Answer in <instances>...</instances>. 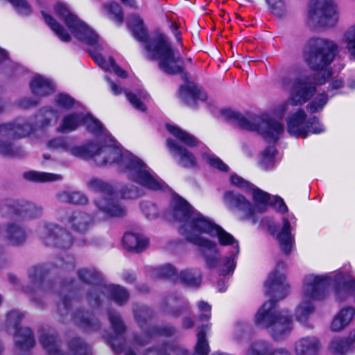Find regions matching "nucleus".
Returning <instances> with one entry per match:
<instances>
[{"instance_id": "nucleus-63", "label": "nucleus", "mask_w": 355, "mask_h": 355, "mask_svg": "<svg viewBox=\"0 0 355 355\" xmlns=\"http://www.w3.org/2000/svg\"><path fill=\"white\" fill-rule=\"evenodd\" d=\"M120 1L124 6L130 7L131 8H136L137 7V3L135 0H120Z\"/></svg>"}, {"instance_id": "nucleus-24", "label": "nucleus", "mask_w": 355, "mask_h": 355, "mask_svg": "<svg viewBox=\"0 0 355 355\" xmlns=\"http://www.w3.org/2000/svg\"><path fill=\"white\" fill-rule=\"evenodd\" d=\"M0 211L3 216L6 217L16 216L23 219H32L41 216L43 208L41 205L33 202H26L18 204L6 200L0 205Z\"/></svg>"}, {"instance_id": "nucleus-5", "label": "nucleus", "mask_w": 355, "mask_h": 355, "mask_svg": "<svg viewBox=\"0 0 355 355\" xmlns=\"http://www.w3.org/2000/svg\"><path fill=\"white\" fill-rule=\"evenodd\" d=\"M335 286V291L339 300H344L353 295L355 300V280L346 281L342 273L306 275L302 288V301L295 311L297 321L304 324L315 310V302L325 298L330 285Z\"/></svg>"}, {"instance_id": "nucleus-52", "label": "nucleus", "mask_w": 355, "mask_h": 355, "mask_svg": "<svg viewBox=\"0 0 355 355\" xmlns=\"http://www.w3.org/2000/svg\"><path fill=\"white\" fill-rule=\"evenodd\" d=\"M55 104L64 110H69L76 103L75 100L68 94H59L55 100Z\"/></svg>"}, {"instance_id": "nucleus-11", "label": "nucleus", "mask_w": 355, "mask_h": 355, "mask_svg": "<svg viewBox=\"0 0 355 355\" xmlns=\"http://www.w3.org/2000/svg\"><path fill=\"white\" fill-rule=\"evenodd\" d=\"M71 284L64 283L60 286V290L58 291L62 295L61 302L58 305V311L60 315V320L62 322H66L73 320L74 322L85 331H93L100 327L99 320L94 316L92 312H84L78 310L75 313L72 311L71 297Z\"/></svg>"}, {"instance_id": "nucleus-55", "label": "nucleus", "mask_w": 355, "mask_h": 355, "mask_svg": "<svg viewBox=\"0 0 355 355\" xmlns=\"http://www.w3.org/2000/svg\"><path fill=\"white\" fill-rule=\"evenodd\" d=\"M55 266L66 270L73 269L75 267L74 258L69 254H67L66 260H64L63 258L58 259Z\"/></svg>"}, {"instance_id": "nucleus-42", "label": "nucleus", "mask_w": 355, "mask_h": 355, "mask_svg": "<svg viewBox=\"0 0 355 355\" xmlns=\"http://www.w3.org/2000/svg\"><path fill=\"white\" fill-rule=\"evenodd\" d=\"M0 155L4 157H17L24 155V151L13 143L0 139Z\"/></svg>"}, {"instance_id": "nucleus-29", "label": "nucleus", "mask_w": 355, "mask_h": 355, "mask_svg": "<svg viewBox=\"0 0 355 355\" xmlns=\"http://www.w3.org/2000/svg\"><path fill=\"white\" fill-rule=\"evenodd\" d=\"M354 340L355 329L350 332L347 338H336L333 339L330 344V349L340 355H346L354 351Z\"/></svg>"}, {"instance_id": "nucleus-4", "label": "nucleus", "mask_w": 355, "mask_h": 355, "mask_svg": "<svg viewBox=\"0 0 355 355\" xmlns=\"http://www.w3.org/2000/svg\"><path fill=\"white\" fill-rule=\"evenodd\" d=\"M286 263L279 261L275 271L270 274L264 284L266 293L270 299L266 302L254 316L257 325L270 329L275 340L282 339L292 328L291 315L288 311L277 312L276 302L284 299L289 293V286L284 273Z\"/></svg>"}, {"instance_id": "nucleus-18", "label": "nucleus", "mask_w": 355, "mask_h": 355, "mask_svg": "<svg viewBox=\"0 0 355 355\" xmlns=\"http://www.w3.org/2000/svg\"><path fill=\"white\" fill-rule=\"evenodd\" d=\"M81 124L87 127V130L96 137L107 136V130L104 128L100 121L89 114L73 112L64 116L57 130L60 132H69L76 130Z\"/></svg>"}, {"instance_id": "nucleus-44", "label": "nucleus", "mask_w": 355, "mask_h": 355, "mask_svg": "<svg viewBox=\"0 0 355 355\" xmlns=\"http://www.w3.org/2000/svg\"><path fill=\"white\" fill-rule=\"evenodd\" d=\"M328 99V95L325 92L317 94L306 105L307 111L311 114L320 112L327 103Z\"/></svg>"}, {"instance_id": "nucleus-22", "label": "nucleus", "mask_w": 355, "mask_h": 355, "mask_svg": "<svg viewBox=\"0 0 355 355\" xmlns=\"http://www.w3.org/2000/svg\"><path fill=\"white\" fill-rule=\"evenodd\" d=\"M296 227V218L293 214L283 217L282 227H269V231L275 235L282 251L289 254L295 247V235L292 232Z\"/></svg>"}, {"instance_id": "nucleus-30", "label": "nucleus", "mask_w": 355, "mask_h": 355, "mask_svg": "<svg viewBox=\"0 0 355 355\" xmlns=\"http://www.w3.org/2000/svg\"><path fill=\"white\" fill-rule=\"evenodd\" d=\"M90 53L95 62L105 71H113L116 75L122 78L127 77V72L115 63L113 58L110 57L107 60L101 54L96 51H92Z\"/></svg>"}, {"instance_id": "nucleus-14", "label": "nucleus", "mask_w": 355, "mask_h": 355, "mask_svg": "<svg viewBox=\"0 0 355 355\" xmlns=\"http://www.w3.org/2000/svg\"><path fill=\"white\" fill-rule=\"evenodd\" d=\"M89 189L99 194L94 200L96 207L107 216H123L125 214V207L115 198L113 187L109 183L98 178H93L87 182Z\"/></svg>"}, {"instance_id": "nucleus-2", "label": "nucleus", "mask_w": 355, "mask_h": 355, "mask_svg": "<svg viewBox=\"0 0 355 355\" xmlns=\"http://www.w3.org/2000/svg\"><path fill=\"white\" fill-rule=\"evenodd\" d=\"M98 137H103L106 144L99 146L89 142L82 146H69L68 151L79 158L92 157L100 166L115 164L130 181L150 190H165L167 186L157 175L139 157L129 151H123L107 131V136Z\"/></svg>"}, {"instance_id": "nucleus-27", "label": "nucleus", "mask_w": 355, "mask_h": 355, "mask_svg": "<svg viewBox=\"0 0 355 355\" xmlns=\"http://www.w3.org/2000/svg\"><path fill=\"white\" fill-rule=\"evenodd\" d=\"M123 245L130 251L139 252L148 245V239L142 234L127 232L123 238Z\"/></svg>"}, {"instance_id": "nucleus-6", "label": "nucleus", "mask_w": 355, "mask_h": 355, "mask_svg": "<svg viewBox=\"0 0 355 355\" xmlns=\"http://www.w3.org/2000/svg\"><path fill=\"white\" fill-rule=\"evenodd\" d=\"M338 46L331 40L322 37L309 38L304 46L303 57L307 65L315 73H320V77L324 76L329 83L327 92L337 90L344 85L340 76H334L328 67L335 58Z\"/></svg>"}, {"instance_id": "nucleus-40", "label": "nucleus", "mask_w": 355, "mask_h": 355, "mask_svg": "<svg viewBox=\"0 0 355 355\" xmlns=\"http://www.w3.org/2000/svg\"><path fill=\"white\" fill-rule=\"evenodd\" d=\"M272 350L273 347L270 343L265 340H259L250 345L245 355H270Z\"/></svg>"}, {"instance_id": "nucleus-53", "label": "nucleus", "mask_w": 355, "mask_h": 355, "mask_svg": "<svg viewBox=\"0 0 355 355\" xmlns=\"http://www.w3.org/2000/svg\"><path fill=\"white\" fill-rule=\"evenodd\" d=\"M15 8L17 12L21 15H28L31 13L32 9L26 0H8Z\"/></svg>"}, {"instance_id": "nucleus-3", "label": "nucleus", "mask_w": 355, "mask_h": 355, "mask_svg": "<svg viewBox=\"0 0 355 355\" xmlns=\"http://www.w3.org/2000/svg\"><path fill=\"white\" fill-rule=\"evenodd\" d=\"M128 25L138 41L144 43L146 56L150 60L158 61L159 67L166 73H179L185 84L178 91L180 99L189 106L195 105L198 101H205L207 94L193 82L189 81V76L183 67V61L179 54H175L167 37L162 33L148 35L144 21L138 15L129 17Z\"/></svg>"}, {"instance_id": "nucleus-9", "label": "nucleus", "mask_w": 355, "mask_h": 355, "mask_svg": "<svg viewBox=\"0 0 355 355\" xmlns=\"http://www.w3.org/2000/svg\"><path fill=\"white\" fill-rule=\"evenodd\" d=\"M222 114L225 119L232 121L241 129L256 131L270 142L278 141L284 130L283 124L268 114L244 116L229 109L223 110Z\"/></svg>"}, {"instance_id": "nucleus-60", "label": "nucleus", "mask_w": 355, "mask_h": 355, "mask_svg": "<svg viewBox=\"0 0 355 355\" xmlns=\"http://www.w3.org/2000/svg\"><path fill=\"white\" fill-rule=\"evenodd\" d=\"M105 79L107 81V83H109L111 90L114 95H119L122 92V91H123L122 88L119 87L116 83H114L113 81H112L110 79V78L106 76Z\"/></svg>"}, {"instance_id": "nucleus-21", "label": "nucleus", "mask_w": 355, "mask_h": 355, "mask_svg": "<svg viewBox=\"0 0 355 355\" xmlns=\"http://www.w3.org/2000/svg\"><path fill=\"white\" fill-rule=\"evenodd\" d=\"M24 313L18 310L8 313L6 319L7 330H15L14 339L15 345L21 350H28L35 344L33 332L30 328H19V324L24 318Z\"/></svg>"}, {"instance_id": "nucleus-49", "label": "nucleus", "mask_w": 355, "mask_h": 355, "mask_svg": "<svg viewBox=\"0 0 355 355\" xmlns=\"http://www.w3.org/2000/svg\"><path fill=\"white\" fill-rule=\"evenodd\" d=\"M272 12L279 17L285 16L286 7L284 0H266Z\"/></svg>"}, {"instance_id": "nucleus-20", "label": "nucleus", "mask_w": 355, "mask_h": 355, "mask_svg": "<svg viewBox=\"0 0 355 355\" xmlns=\"http://www.w3.org/2000/svg\"><path fill=\"white\" fill-rule=\"evenodd\" d=\"M306 114L304 110L299 109L286 119L287 131L296 137H306L309 132L315 134L322 132L324 129L316 116L306 121Z\"/></svg>"}, {"instance_id": "nucleus-1", "label": "nucleus", "mask_w": 355, "mask_h": 355, "mask_svg": "<svg viewBox=\"0 0 355 355\" xmlns=\"http://www.w3.org/2000/svg\"><path fill=\"white\" fill-rule=\"evenodd\" d=\"M172 214L174 219L182 224L180 233L187 241L196 245L208 268L219 266L220 251L218 244L205 236L217 237L220 245H230L232 250L224 259L220 273L227 275L232 273L236 267V259L239 253V241L211 219L196 210L180 196H174L171 202Z\"/></svg>"}, {"instance_id": "nucleus-26", "label": "nucleus", "mask_w": 355, "mask_h": 355, "mask_svg": "<svg viewBox=\"0 0 355 355\" xmlns=\"http://www.w3.org/2000/svg\"><path fill=\"white\" fill-rule=\"evenodd\" d=\"M60 220L66 225L78 232H86L92 220L89 215L80 211L73 212L65 218L60 217Z\"/></svg>"}, {"instance_id": "nucleus-16", "label": "nucleus", "mask_w": 355, "mask_h": 355, "mask_svg": "<svg viewBox=\"0 0 355 355\" xmlns=\"http://www.w3.org/2000/svg\"><path fill=\"white\" fill-rule=\"evenodd\" d=\"M135 318L142 330L143 338H135V342L144 345L150 340L159 336H169L174 334L175 329L171 326H150V320L153 317V311L146 306H140L134 309Z\"/></svg>"}, {"instance_id": "nucleus-43", "label": "nucleus", "mask_w": 355, "mask_h": 355, "mask_svg": "<svg viewBox=\"0 0 355 355\" xmlns=\"http://www.w3.org/2000/svg\"><path fill=\"white\" fill-rule=\"evenodd\" d=\"M166 303L169 306L175 309L171 311V314L175 317L179 316L184 310L189 309L188 304L182 302L180 297H177L174 294H172L166 298Z\"/></svg>"}, {"instance_id": "nucleus-46", "label": "nucleus", "mask_w": 355, "mask_h": 355, "mask_svg": "<svg viewBox=\"0 0 355 355\" xmlns=\"http://www.w3.org/2000/svg\"><path fill=\"white\" fill-rule=\"evenodd\" d=\"M122 198L133 199L137 198L144 194L142 189L134 185H124L119 190Z\"/></svg>"}, {"instance_id": "nucleus-10", "label": "nucleus", "mask_w": 355, "mask_h": 355, "mask_svg": "<svg viewBox=\"0 0 355 355\" xmlns=\"http://www.w3.org/2000/svg\"><path fill=\"white\" fill-rule=\"evenodd\" d=\"M230 182L232 184L241 189L252 192L253 200L257 205L256 207L253 206L243 196L236 192L227 191L224 196L225 202L230 206L241 211L245 217H252L255 211H263L266 207L269 205L272 196L242 178L236 175H232L230 178Z\"/></svg>"}, {"instance_id": "nucleus-32", "label": "nucleus", "mask_w": 355, "mask_h": 355, "mask_svg": "<svg viewBox=\"0 0 355 355\" xmlns=\"http://www.w3.org/2000/svg\"><path fill=\"white\" fill-rule=\"evenodd\" d=\"M319 341L315 337H304L295 343L296 355H317Z\"/></svg>"}, {"instance_id": "nucleus-50", "label": "nucleus", "mask_w": 355, "mask_h": 355, "mask_svg": "<svg viewBox=\"0 0 355 355\" xmlns=\"http://www.w3.org/2000/svg\"><path fill=\"white\" fill-rule=\"evenodd\" d=\"M104 9L110 15H113V19L118 23L121 24L123 21V12L121 6L116 2H111L104 6Z\"/></svg>"}, {"instance_id": "nucleus-57", "label": "nucleus", "mask_w": 355, "mask_h": 355, "mask_svg": "<svg viewBox=\"0 0 355 355\" xmlns=\"http://www.w3.org/2000/svg\"><path fill=\"white\" fill-rule=\"evenodd\" d=\"M207 160L209 164L222 171H227L228 166L220 158L214 155H207Z\"/></svg>"}, {"instance_id": "nucleus-56", "label": "nucleus", "mask_w": 355, "mask_h": 355, "mask_svg": "<svg viewBox=\"0 0 355 355\" xmlns=\"http://www.w3.org/2000/svg\"><path fill=\"white\" fill-rule=\"evenodd\" d=\"M48 146L54 149H62L68 151L69 146L67 140L63 137L53 139L48 142Z\"/></svg>"}, {"instance_id": "nucleus-37", "label": "nucleus", "mask_w": 355, "mask_h": 355, "mask_svg": "<svg viewBox=\"0 0 355 355\" xmlns=\"http://www.w3.org/2000/svg\"><path fill=\"white\" fill-rule=\"evenodd\" d=\"M178 282L191 287H198L201 283V275L198 270L186 269L178 275Z\"/></svg>"}, {"instance_id": "nucleus-64", "label": "nucleus", "mask_w": 355, "mask_h": 355, "mask_svg": "<svg viewBox=\"0 0 355 355\" xmlns=\"http://www.w3.org/2000/svg\"><path fill=\"white\" fill-rule=\"evenodd\" d=\"M182 325L184 328H191L193 327V321L190 318H184L183 319Z\"/></svg>"}, {"instance_id": "nucleus-48", "label": "nucleus", "mask_w": 355, "mask_h": 355, "mask_svg": "<svg viewBox=\"0 0 355 355\" xmlns=\"http://www.w3.org/2000/svg\"><path fill=\"white\" fill-rule=\"evenodd\" d=\"M345 42L350 53L351 58L355 60V24L346 31Z\"/></svg>"}, {"instance_id": "nucleus-12", "label": "nucleus", "mask_w": 355, "mask_h": 355, "mask_svg": "<svg viewBox=\"0 0 355 355\" xmlns=\"http://www.w3.org/2000/svg\"><path fill=\"white\" fill-rule=\"evenodd\" d=\"M59 113L51 107H44L36 116V124L31 121L19 119L14 123L0 125V135L8 138L18 139L29 135L37 128H44L49 126L52 121L56 122Z\"/></svg>"}, {"instance_id": "nucleus-25", "label": "nucleus", "mask_w": 355, "mask_h": 355, "mask_svg": "<svg viewBox=\"0 0 355 355\" xmlns=\"http://www.w3.org/2000/svg\"><path fill=\"white\" fill-rule=\"evenodd\" d=\"M107 314L111 327L114 333V336H110L107 338V341L114 352L116 354H119L123 350L125 343L123 334L126 327L118 312L110 310Z\"/></svg>"}, {"instance_id": "nucleus-34", "label": "nucleus", "mask_w": 355, "mask_h": 355, "mask_svg": "<svg viewBox=\"0 0 355 355\" xmlns=\"http://www.w3.org/2000/svg\"><path fill=\"white\" fill-rule=\"evenodd\" d=\"M211 329V324L202 325L197 334V343L195 346L193 355H208L210 351L206 333Z\"/></svg>"}, {"instance_id": "nucleus-62", "label": "nucleus", "mask_w": 355, "mask_h": 355, "mask_svg": "<svg viewBox=\"0 0 355 355\" xmlns=\"http://www.w3.org/2000/svg\"><path fill=\"white\" fill-rule=\"evenodd\" d=\"M270 355H291V354L284 348H273Z\"/></svg>"}, {"instance_id": "nucleus-8", "label": "nucleus", "mask_w": 355, "mask_h": 355, "mask_svg": "<svg viewBox=\"0 0 355 355\" xmlns=\"http://www.w3.org/2000/svg\"><path fill=\"white\" fill-rule=\"evenodd\" d=\"M77 275L80 281L91 286L87 300L92 306L98 307L105 297H109L119 305L128 302L130 296L128 291L119 285L105 284L101 274L95 268H80Z\"/></svg>"}, {"instance_id": "nucleus-36", "label": "nucleus", "mask_w": 355, "mask_h": 355, "mask_svg": "<svg viewBox=\"0 0 355 355\" xmlns=\"http://www.w3.org/2000/svg\"><path fill=\"white\" fill-rule=\"evenodd\" d=\"M145 355H187V351L183 347L167 343L159 349H148Z\"/></svg>"}, {"instance_id": "nucleus-59", "label": "nucleus", "mask_w": 355, "mask_h": 355, "mask_svg": "<svg viewBox=\"0 0 355 355\" xmlns=\"http://www.w3.org/2000/svg\"><path fill=\"white\" fill-rule=\"evenodd\" d=\"M37 101L31 98H24L19 101V105L23 108H28L37 105Z\"/></svg>"}, {"instance_id": "nucleus-31", "label": "nucleus", "mask_w": 355, "mask_h": 355, "mask_svg": "<svg viewBox=\"0 0 355 355\" xmlns=\"http://www.w3.org/2000/svg\"><path fill=\"white\" fill-rule=\"evenodd\" d=\"M5 238L12 245L23 244L27 238L26 232L21 225L11 223L5 230Z\"/></svg>"}, {"instance_id": "nucleus-58", "label": "nucleus", "mask_w": 355, "mask_h": 355, "mask_svg": "<svg viewBox=\"0 0 355 355\" xmlns=\"http://www.w3.org/2000/svg\"><path fill=\"white\" fill-rule=\"evenodd\" d=\"M269 205H271L279 212L284 213L288 211L287 206L284 201L279 196H272Z\"/></svg>"}, {"instance_id": "nucleus-17", "label": "nucleus", "mask_w": 355, "mask_h": 355, "mask_svg": "<svg viewBox=\"0 0 355 355\" xmlns=\"http://www.w3.org/2000/svg\"><path fill=\"white\" fill-rule=\"evenodd\" d=\"M39 240L46 246L65 250L73 243L71 234L58 225L42 223L36 231Z\"/></svg>"}, {"instance_id": "nucleus-13", "label": "nucleus", "mask_w": 355, "mask_h": 355, "mask_svg": "<svg viewBox=\"0 0 355 355\" xmlns=\"http://www.w3.org/2000/svg\"><path fill=\"white\" fill-rule=\"evenodd\" d=\"M166 129L176 139H168L166 140L167 147L173 157L177 159L178 164L183 167H194L196 165L195 156L179 143L191 148L198 144V139L193 135L173 125L167 124Z\"/></svg>"}, {"instance_id": "nucleus-33", "label": "nucleus", "mask_w": 355, "mask_h": 355, "mask_svg": "<svg viewBox=\"0 0 355 355\" xmlns=\"http://www.w3.org/2000/svg\"><path fill=\"white\" fill-rule=\"evenodd\" d=\"M354 314L353 307L347 306L341 309L332 321L331 329L334 331L342 330L350 322Z\"/></svg>"}, {"instance_id": "nucleus-47", "label": "nucleus", "mask_w": 355, "mask_h": 355, "mask_svg": "<svg viewBox=\"0 0 355 355\" xmlns=\"http://www.w3.org/2000/svg\"><path fill=\"white\" fill-rule=\"evenodd\" d=\"M275 153L276 149L274 146L266 148L262 153L260 164L266 169L272 167L274 164Z\"/></svg>"}, {"instance_id": "nucleus-41", "label": "nucleus", "mask_w": 355, "mask_h": 355, "mask_svg": "<svg viewBox=\"0 0 355 355\" xmlns=\"http://www.w3.org/2000/svg\"><path fill=\"white\" fill-rule=\"evenodd\" d=\"M152 275L156 278H166L178 282V275L175 268L171 264H165L155 268Z\"/></svg>"}, {"instance_id": "nucleus-45", "label": "nucleus", "mask_w": 355, "mask_h": 355, "mask_svg": "<svg viewBox=\"0 0 355 355\" xmlns=\"http://www.w3.org/2000/svg\"><path fill=\"white\" fill-rule=\"evenodd\" d=\"M125 94L129 102L135 109L142 112L145 111L146 106L143 101L147 98L146 93L141 92L139 96H137L128 90H125Z\"/></svg>"}, {"instance_id": "nucleus-15", "label": "nucleus", "mask_w": 355, "mask_h": 355, "mask_svg": "<svg viewBox=\"0 0 355 355\" xmlns=\"http://www.w3.org/2000/svg\"><path fill=\"white\" fill-rule=\"evenodd\" d=\"M54 11L64 21L75 37L89 46H100L98 35L74 15L65 3H57L54 6Z\"/></svg>"}, {"instance_id": "nucleus-54", "label": "nucleus", "mask_w": 355, "mask_h": 355, "mask_svg": "<svg viewBox=\"0 0 355 355\" xmlns=\"http://www.w3.org/2000/svg\"><path fill=\"white\" fill-rule=\"evenodd\" d=\"M198 308L202 313L199 316L200 321H207L211 318V305L205 301H200L198 303Z\"/></svg>"}, {"instance_id": "nucleus-61", "label": "nucleus", "mask_w": 355, "mask_h": 355, "mask_svg": "<svg viewBox=\"0 0 355 355\" xmlns=\"http://www.w3.org/2000/svg\"><path fill=\"white\" fill-rule=\"evenodd\" d=\"M122 278L127 283H132L135 279V276L131 272L125 271L122 274Z\"/></svg>"}, {"instance_id": "nucleus-19", "label": "nucleus", "mask_w": 355, "mask_h": 355, "mask_svg": "<svg viewBox=\"0 0 355 355\" xmlns=\"http://www.w3.org/2000/svg\"><path fill=\"white\" fill-rule=\"evenodd\" d=\"M309 19L320 27H331L338 20L336 6L332 0H312L309 6Z\"/></svg>"}, {"instance_id": "nucleus-35", "label": "nucleus", "mask_w": 355, "mask_h": 355, "mask_svg": "<svg viewBox=\"0 0 355 355\" xmlns=\"http://www.w3.org/2000/svg\"><path fill=\"white\" fill-rule=\"evenodd\" d=\"M23 177L26 180L33 182H55L60 181L62 179V175L59 174L35 171L25 172L23 174Z\"/></svg>"}, {"instance_id": "nucleus-38", "label": "nucleus", "mask_w": 355, "mask_h": 355, "mask_svg": "<svg viewBox=\"0 0 355 355\" xmlns=\"http://www.w3.org/2000/svg\"><path fill=\"white\" fill-rule=\"evenodd\" d=\"M42 15L46 24L55 33L60 40L64 42H67L71 40L70 35L62 26L55 21V19H53L51 15H47L44 11H42Z\"/></svg>"}, {"instance_id": "nucleus-28", "label": "nucleus", "mask_w": 355, "mask_h": 355, "mask_svg": "<svg viewBox=\"0 0 355 355\" xmlns=\"http://www.w3.org/2000/svg\"><path fill=\"white\" fill-rule=\"evenodd\" d=\"M30 87L36 96H48L54 91L53 83L48 78L40 75H35L33 77Z\"/></svg>"}, {"instance_id": "nucleus-39", "label": "nucleus", "mask_w": 355, "mask_h": 355, "mask_svg": "<svg viewBox=\"0 0 355 355\" xmlns=\"http://www.w3.org/2000/svg\"><path fill=\"white\" fill-rule=\"evenodd\" d=\"M57 198L62 202L71 204L85 205L88 202L87 197L80 191H61L58 193Z\"/></svg>"}, {"instance_id": "nucleus-23", "label": "nucleus", "mask_w": 355, "mask_h": 355, "mask_svg": "<svg viewBox=\"0 0 355 355\" xmlns=\"http://www.w3.org/2000/svg\"><path fill=\"white\" fill-rule=\"evenodd\" d=\"M46 270L42 266H33L28 270L31 287L25 288V292L32 295V299L37 301L36 295L57 291V286L53 282L45 279Z\"/></svg>"}, {"instance_id": "nucleus-7", "label": "nucleus", "mask_w": 355, "mask_h": 355, "mask_svg": "<svg viewBox=\"0 0 355 355\" xmlns=\"http://www.w3.org/2000/svg\"><path fill=\"white\" fill-rule=\"evenodd\" d=\"M315 73L313 77L303 73L298 67H291L279 79V84L289 90L288 101L293 106H301L309 102L316 93L317 85L326 83L324 76Z\"/></svg>"}, {"instance_id": "nucleus-51", "label": "nucleus", "mask_w": 355, "mask_h": 355, "mask_svg": "<svg viewBox=\"0 0 355 355\" xmlns=\"http://www.w3.org/2000/svg\"><path fill=\"white\" fill-rule=\"evenodd\" d=\"M141 209L146 217L148 219H155L159 215L157 207L150 202H142L141 203Z\"/></svg>"}]
</instances>
